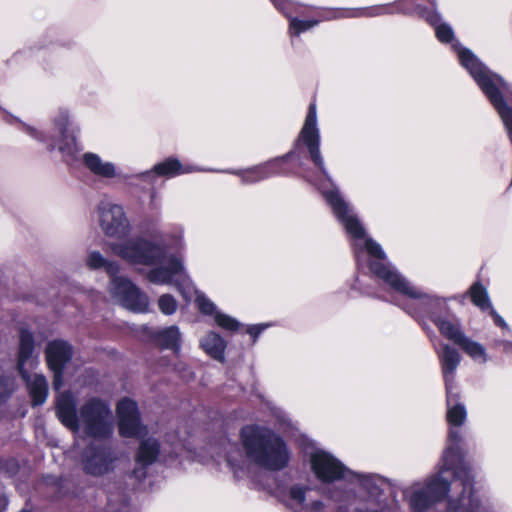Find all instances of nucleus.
<instances>
[{
	"label": "nucleus",
	"instance_id": "f257e3e1",
	"mask_svg": "<svg viewBox=\"0 0 512 512\" xmlns=\"http://www.w3.org/2000/svg\"><path fill=\"white\" fill-rule=\"evenodd\" d=\"M298 141L307 147L311 160L326 181L330 182L320 152L319 130H301ZM329 184V187H326L324 183L319 184V189L335 217L354 241V254L358 268L364 269L367 267L392 290L413 300V303L406 308L408 313L414 317L422 313L428 315L437 325L442 335L457 345L465 336L459 325L437 316V312L446 309L445 299L428 294L414 286L390 262L386 261L382 248L378 243L367 237L365 229L351 205L343 198L334 184Z\"/></svg>",
	"mask_w": 512,
	"mask_h": 512
},
{
	"label": "nucleus",
	"instance_id": "f03ea898",
	"mask_svg": "<svg viewBox=\"0 0 512 512\" xmlns=\"http://www.w3.org/2000/svg\"><path fill=\"white\" fill-rule=\"evenodd\" d=\"M112 253L132 265L159 266L147 273V279L154 284L175 285L184 299L190 300L195 295V302L201 313L215 316L216 305L202 292L197 291L180 258L167 257L168 247L180 250L184 247L183 232L175 235L158 236L152 239L143 236L128 238L110 244Z\"/></svg>",
	"mask_w": 512,
	"mask_h": 512
},
{
	"label": "nucleus",
	"instance_id": "7ed1b4c3",
	"mask_svg": "<svg viewBox=\"0 0 512 512\" xmlns=\"http://www.w3.org/2000/svg\"><path fill=\"white\" fill-rule=\"evenodd\" d=\"M451 490L447 512H490L489 506L474 489L470 470L462 464L458 452L446 448L437 474L403 489V497L412 512H427Z\"/></svg>",
	"mask_w": 512,
	"mask_h": 512
},
{
	"label": "nucleus",
	"instance_id": "20e7f679",
	"mask_svg": "<svg viewBox=\"0 0 512 512\" xmlns=\"http://www.w3.org/2000/svg\"><path fill=\"white\" fill-rule=\"evenodd\" d=\"M59 421L73 433L83 429L94 439H108L113 434L114 420L109 404L97 397L86 400L77 410V402L71 392H63L56 400Z\"/></svg>",
	"mask_w": 512,
	"mask_h": 512
},
{
	"label": "nucleus",
	"instance_id": "39448f33",
	"mask_svg": "<svg viewBox=\"0 0 512 512\" xmlns=\"http://www.w3.org/2000/svg\"><path fill=\"white\" fill-rule=\"evenodd\" d=\"M240 435L250 462L270 471L287 467L290 452L282 438L273 431L263 426L248 425L242 428Z\"/></svg>",
	"mask_w": 512,
	"mask_h": 512
},
{
	"label": "nucleus",
	"instance_id": "423d86ee",
	"mask_svg": "<svg viewBox=\"0 0 512 512\" xmlns=\"http://www.w3.org/2000/svg\"><path fill=\"white\" fill-rule=\"evenodd\" d=\"M85 265L90 270L103 269L108 274L109 292L123 307L141 313L148 310L147 295L128 278L118 275L121 268L118 261L106 258L98 250H89L85 257Z\"/></svg>",
	"mask_w": 512,
	"mask_h": 512
},
{
	"label": "nucleus",
	"instance_id": "0eeeda50",
	"mask_svg": "<svg viewBox=\"0 0 512 512\" xmlns=\"http://www.w3.org/2000/svg\"><path fill=\"white\" fill-rule=\"evenodd\" d=\"M308 487L294 485L289 488L287 506L294 512H348L355 493L351 489L336 487L327 492L326 501L313 498Z\"/></svg>",
	"mask_w": 512,
	"mask_h": 512
},
{
	"label": "nucleus",
	"instance_id": "6e6552de",
	"mask_svg": "<svg viewBox=\"0 0 512 512\" xmlns=\"http://www.w3.org/2000/svg\"><path fill=\"white\" fill-rule=\"evenodd\" d=\"M19 124L24 133L45 144L48 150H58L65 159L73 158L78 151L75 130L71 128L70 112L66 108H59L52 118L55 136L48 137L40 129L22 121Z\"/></svg>",
	"mask_w": 512,
	"mask_h": 512
},
{
	"label": "nucleus",
	"instance_id": "1a4fd4ad",
	"mask_svg": "<svg viewBox=\"0 0 512 512\" xmlns=\"http://www.w3.org/2000/svg\"><path fill=\"white\" fill-rule=\"evenodd\" d=\"M96 220L104 235L109 238H124L132 229L123 206L109 201L97 205Z\"/></svg>",
	"mask_w": 512,
	"mask_h": 512
},
{
	"label": "nucleus",
	"instance_id": "9d476101",
	"mask_svg": "<svg viewBox=\"0 0 512 512\" xmlns=\"http://www.w3.org/2000/svg\"><path fill=\"white\" fill-rule=\"evenodd\" d=\"M117 454L108 444L91 443L82 452L80 463L83 471L93 477L113 472Z\"/></svg>",
	"mask_w": 512,
	"mask_h": 512
},
{
	"label": "nucleus",
	"instance_id": "9b49d317",
	"mask_svg": "<svg viewBox=\"0 0 512 512\" xmlns=\"http://www.w3.org/2000/svg\"><path fill=\"white\" fill-rule=\"evenodd\" d=\"M309 461L313 474L322 483L351 479L352 471L325 450L316 449L311 452Z\"/></svg>",
	"mask_w": 512,
	"mask_h": 512
},
{
	"label": "nucleus",
	"instance_id": "f8f14e48",
	"mask_svg": "<svg viewBox=\"0 0 512 512\" xmlns=\"http://www.w3.org/2000/svg\"><path fill=\"white\" fill-rule=\"evenodd\" d=\"M45 356L47 365L54 374L53 387L60 390L63 386V369L72 358V347L66 341L53 340L48 342Z\"/></svg>",
	"mask_w": 512,
	"mask_h": 512
},
{
	"label": "nucleus",
	"instance_id": "ddd939ff",
	"mask_svg": "<svg viewBox=\"0 0 512 512\" xmlns=\"http://www.w3.org/2000/svg\"><path fill=\"white\" fill-rule=\"evenodd\" d=\"M117 415L121 436L141 438L146 434V427L140 423L137 405L133 400H120L117 404Z\"/></svg>",
	"mask_w": 512,
	"mask_h": 512
},
{
	"label": "nucleus",
	"instance_id": "4468645a",
	"mask_svg": "<svg viewBox=\"0 0 512 512\" xmlns=\"http://www.w3.org/2000/svg\"><path fill=\"white\" fill-rule=\"evenodd\" d=\"M80 161L83 167L94 177L103 181H112L121 177V170L116 163L104 159L95 152H85Z\"/></svg>",
	"mask_w": 512,
	"mask_h": 512
},
{
	"label": "nucleus",
	"instance_id": "2eb2a0df",
	"mask_svg": "<svg viewBox=\"0 0 512 512\" xmlns=\"http://www.w3.org/2000/svg\"><path fill=\"white\" fill-rule=\"evenodd\" d=\"M447 393V420L450 425L454 426L455 428H451L449 432V446L447 448H454L460 457V461L462 464V457L460 455V451L458 448V443L461 440V433L458 429L459 426H461L465 420H466V409L463 404L457 403L456 401V394L453 393V389H446Z\"/></svg>",
	"mask_w": 512,
	"mask_h": 512
},
{
	"label": "nucleus",
	"instance_id": "dca6fc26",
	"mask_svg": "<svg viewBox=\"0 0 512 512\" xmlns=\"http://www.w3.org/2000/svg\"><path fill=\"white\" fill-rule=\"evenodd\" d=\"M291 155L292 153L290 152L282 157L275 158L261 165L248 169L232 171V173L238 175L241 178L242 183L253 184L274 175L284 173L280 166L284 161L290 158Z\"/></svg>",
	"mask_w": 512,
	"mask_h": 512
},
{
	"label": "nucleus",
	"instance_id": "f3484780",
	"mask_svg": "<svg viewBox=\"0 0 512 512\" xmlns=\"http://www.w3.org/2000/svg\"><path fill=\"white\" fill-rule=\"evenodd\" d=\"M34 338L32 333L22 327L19 331V349L17 368L22 378L27 377V368H34L38 364L37 357H34Z\"/></svg>",
	"mask_w": 512,
	"mask_h": 512
},
{
	"label": "nucleus",
	"instance_id": "a211bd4d",
	"mask_svg": "<svg viewBox=\"0 0 512 512\" xmlns=\"http://www.w3.org/2000/svg\"><path fill=\"white\" fill-rule=\"evenodd\" d=\"M437 355L440 361L446 389H453L454 375L460 364L461 356L455 348L448 344H442L441 348L437 350Z\"/></svg>",
	"mask_w": 512,
	"mask_h": 512
},
{
	"label": "nucleus",
	"instance_id": "6ab92c4d",
	"mask_svg": "<svg viewBox=\"0 0 512 512\" xmlns=\"http://www.w3.org/2000/svg\"><path fill=\"white\" fill-rule=\"evenodd\" d=\"M195 171L190 165H183L177 158H167L153 166L151 170H147L139 174L142 179H148L152 175L159 177L172 178L178 175L187 174Z\"/></svg>",
	"mask_w": 512,
	"mask_h": 512
},
{
	"label": "nucleus",
	"instance_id": "aec40b11",
	"mask_svg": "<svg viewBox=\"0 0 512 512\" xmlns=\"http://www.w3.org/2000/svg\"><path fill=\"white\" fill-rule=\"evenodd\" d=\"M200 347L211 358L224 362L226 341L216 332L210 331L200 339Z\"/></svg>",
	"mask_w": 512,
	"mask_h": 512
},
{
	"label": "nucleus",
	"instance_id": "412c9836",
	"mask_svg": "<svg viewBox=\"0 0 512 512\" xmlns=\"http://www.w3.org/2000/svg\"><path fill=\"white\" fill-rule=\"evenodd\" d=\"M27 383L34 405H42L48 396V383L46 378L40 374L29 375L23 378Z\"/></svg>",
	"mask_w": 512,
	"mask_h": 512
},
{
	"label": "nucleus",
	"instance_id": "4be33fe9",
	"mask_svg": "<svg viewBox=\"0 0 512 512\" xmlns=\"http://www.w3.org/2000/svg\"><path fill=\"white\" fill-rule=\"evenodd\" d=\"M348 482L365 490L370 496H376L381 490L382 479L374 475H364L352 472Z\"/></svg>",
	"mask_w": 512,
	"mask_h": 512
},
{
	"label": "nucleus",
	"instance_id": "5701e85b",
	"mask_svg": "<svg viewBox=\"0 0 512 512\" xmlns=\"http://www.w3.org/2000/svg\"><path fill=\"white\" fill-rule=\"evenodd\" d=\"M160 453L159 443L153 438L141 442L136 461L142 466L151 465Z\"/></svg>",
	"mask_w": 512,
	"mask_h": 512
},
{
	"label": "nucleus",
	"instance_id": "b1692460",
	"mask_svg": "<svg viewBox=\"0 0 512 512\" xmlns=\"http://www.w3.org/2000/svg\"><path fill=\"white\" fill-rule=\"evenodd\" d=\"M227 465L232 469L236 477H241L244 456L236 443L227 441L223 447Z\"/></svg>",
	"mask_w": 512,
	"mask_h": 512
},
{
	"label": "nucleus",
	"instance_id": "393cba45",
	"mask_svg": "<svg viewBox=\"0 0 512 512\" xmlns=\"http://www.w3.org/2000/svg\"><path fill=\"white\" fill-rule=\"evenodd\" d=\"M457 345L474 361L481 364L487 361V354L484 346L467 337L466 335Z\"/></svg>",
	"mask_w": 512,
	"mask_h": 512
},
{
	"label": "nucleus",
	"instance_id": "a878e982",
	"mask_svg": "<svg viewBox=\"0 0 512 512\" xmlns=\"http://www.w3.org/2000/svg\"><path fill=\"white\" fill-rule=\"evenodd\" d=\"M157 341L165 348L178 351L181 342V333L177 326L164 328L157 333Z\"/></svg>",
	"mask_w": 512,
	"mask_h": 512
},
{
	"label": "nucleus",
	"instance_id": "bb28decb",
	"mask_svg": "<svg viewBox=\"0 0 512 512\" xmlns=\"http://www.w3.org/2000/svg\"><path fill=\"white\" fill-rule=\"evenodd\" d=\"M469 294L473 304L481 310L485 311L491 308L492 304L490 302L488 292L481 283H474L469 289Z\"/></svg>",
	"mask_w": 512,
	"mask_h": 512
},
{
	"label": "nucleus",
	"instance_id": "cd10ccee",
	"mask_svg": "<svg viewBox=\"0 0 512 512\" xmlns=\"http://www.w3.org/2000/svg\"><path fill=\"white\" fill-rule=\"evenodd\" d=\"M395 12L394 5H378L368 8L356 9L350 12V16L354 17H375L385 14H391Z\"/></svg>",
	"mask_w": 512,
	"mask_h": 512
},
{
	"label": "nucleus",
	"instance_id": "c85d7f7f",
	"mask_svg": "<svg viewBox=\"0 0 512 512\" xmlns=\"http://www.w3.org/2000/svg\"><path fill=\"white\" fill-rule=\"evenodd\" d=\"M319 22V19L301 20L298 18H291L289 25L290 34L293 36H298L302 32H305L316 26Z\"/></svg>",
	"mask_w": 512,
	"mask_h": 512
},
{
	"label": "nucleus",
	"instance_id": "c756f323",
	"mask_svg": "<svg viewBox=\"0 0 512 512\" xmlns=\"http://www.w3.org/2000/svg\"><path fill=\"white\" fill-rule=\"evenodd\" d=\"M214 321L217 326L227 331H236L240 327V323L235 318L220 311L216 312Z\"/></svg>",
	"mask_w": 512,
	"mask_h": 512
},
{
	"label": "nucleus",
	"instance_id": "7c9ffc66",
	"mask_svg": "<svg viewBox=\"0 0 512 512\" xmlns=\"http://www.w3.org/2000/svg\"><path fill=\"white\" fill-rule=\"evenodd\" d=\"M159 310L165 315H172L176 312L178 303L170 294H163L158 299Z\"/></svg>",
	"mask_w": 512,
	"mask_h": 512
},
{
	"label": "nucleus",
	"instance_id": "2f4dec72",
	"mask_svg": "<svg viewBox=\"0 0 512 512\" xmlns=\"http://www.w3.org/2000/svg\"><path fill=\"white\" fill-rule=\"evenodd\" d=\"M13 385L10 381L0 378V403L12 392Z\"/></svg>",
	"mask_w": 512,
	"mask_h": 512
},
{
	"label": "nucleus",
	"instance_id": "473e14b6",
	"mask_svg": "<svg viewBox=\"0 0 512 512\" xmlns=\"http://www.w3.org/2000/svg\"><path fill=\"white\" fill-rule=\"evenodd\" d=\"M266 327L267 326L264 324L251 325L247 328V333L253 337L255 342L256 338L263 332Z\"/></svg>",
	"mask_w": 512,
	"mask_h": 512
},
{
	"label": "nucleus",
	"instance_id": "72a5a7b5",
	"mask_svg": "<svg viewBox=\"0 0 512 512\" xmlns=\"http://www.w3.org/2000/svg\"><path fill=\"white\" fill-rule=\"evenodd\" d=\"M271 2L279 11L289 17L288 6L290 5V0H271Z\"/></svg>",
	"mask_w": 512,
	"mask_h": 512
},
{
	"label": "nucleus",
	"instance_id": "f704fd0d",
	"mask_svg": "<svg viewBox=\"0 0 512 512\" xmlns=\"http://www.w3.org/2000/svg\"><path fill=\"white\" fill-rule=\"evenodd\" d=\"M488 311L497 326L502 327V328L507 327L505 320L496 312V310L493 308V306H491V308H489Z\"/></svg>",
	"mask_w": 512,
	"mask_h": 512
},
{
	"label": "nucleus",
	"instance_id": "c9c22d12",
	"mask_svg": "<svg viewBox=\"0 0 512 512\" xmlns=\"http://www.w3.org/2000/svg\"><path fill=\"white\" fill-rule=\"evenodd\" d=\"M502 348L503 352L512 356V343L508 341H500L497 343Z\"/></svg>",
	"mask_w": 512,
	"mask_h": 512
},
{
	"label": "nucleus",
	"instance_id": "e433bc0d",
	"mask_svg": "<svg viewBox=\"0 0 512 512\" xmlns=\"http://www.w3.org/2000/svg\"><path fill=\"white\" fill-rule=\"evenodd\" d=\"M8 501L6 497H0V512H3L7 507Z\"/></svg>",
	"mask_w": 512,
	"mask_h": 512
},
{
	"label": "nucleus",
	"instance_id": "4c0bfd02",
	"mask_svg": "<svg viewBox=\"0 0 512 512\" xmlns=\"http://www.w3.org/2000/svg\"><path fill=\"white\" fill-rule=\"evenodd\" d=\"M134 473H135L137 478H142L145 475L144 471L141 470V469H135Z\"/></svg>",
	"mask_w": 512,
	"mask_h": 512
},
{
	"label": "nucleus",
	"instance_id": "58836bf2",
	"mask_svg": "<svg viewBox=\"0 0 512 512\" xmlns=\"http://www.w3.org/2000/svg\"><path fill=\"white\" fill-rule=\"evenodd\" d=\"M107 512H127V509L126 507H122L119 510H113L112 507H109Z\"/></svg>",
	"mask_w": 512,
	"mask_h": 512
},
{
	"label": "nucleus",
	"instance_id": "ea45409f",
	"mask_svg": "<svg viewBox=\"0 0 512 512\" xmlns=\"http://www.w3.org/2000/svg\"><path fill=\"white\" fill-rule=\"evenodd\" d=\"M175 456H180V453L178 451L175 450Z\"/></svg>",
	"mask_w": 512,
	"mask_h": 512
}]
</instances>
